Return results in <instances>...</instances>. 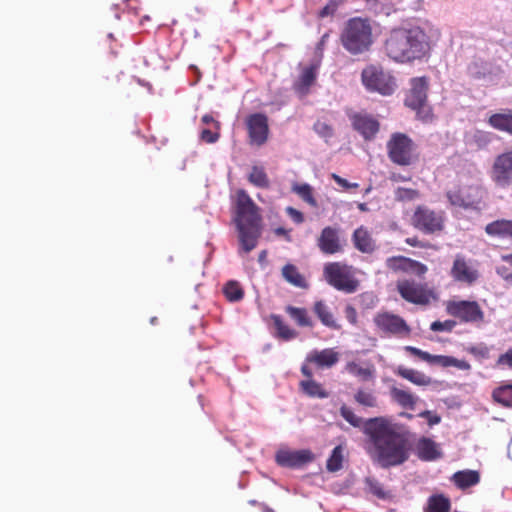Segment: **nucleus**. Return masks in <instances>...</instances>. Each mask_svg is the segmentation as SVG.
<instances>
[{"label": "nucleus", "mask_w": 512, "mask_h": 512, "mask_svg": "<svg viewBox=\"0 0 512 512\" xmlns=\"http://www.w3.org/2000/svg\"><path fill=\"white\" fill-rule=\"evenodd\" d=\"M319 63L303 67L301 73L294 84L295 91L300 96L308 94L311 86L315 83L318 74Z\"/></svg>", "instance_id": "21"}, {"label": "nucleus", "mask_w": 512, "mask_h": 512, "mask_svg": "<svg viewBox=\"0 0 512 512\" xmlns=\"http://www.w3.org/2000/svg\"><path fill=\"white\" fill-rule=\"evenodd\" d=\"M341 416L354 427L361 425V418L355 415L351 408L343 405L340 409Z\"/></svg>", "instance_id": "46"}, {"label": "nucleus", "mask_w": 512, "mask_h": 512, "mask_svg": "<svg viewBox=\"0 0 512 512\" xmlns=\"http://www.w3.org/2000/svg\"><path fill=\"white\" fill-rule=\"evenodd\" d=\"M458 183L457 187L450 188L447 191V198L451 205L481 209V203L486 195L485 190L464 176L459 177Z\"/></svg>", "instance_id": "5"}, {"label": "nucleus", "mask_w": 512, "mask_h": 512, "mask_svg": "<svg viewBox=\"0 0 512 512\" xmlns=\"http://www.w3.org/2000/svg\"><path fill=\"white\" fill-rule=\"evenodd\" d=\"M222 292L229 302H239L245 295L243 286L236 280L227 281L222 287Z\"/></svg>", "instance_id": "31"}, {"label": "nucleus", "mask_w": 512, "mask_h": 512, "mask_svg": "<svg viewBox=\"0 0 512 512\" xmlns=\"http://www.w3.org/2000/svg\"><path fill=\"white\" fill-rule=\"evenodd\" d=\"M127 9L137 15L140 8V0H126Z\"/></svg>", "instance_id": "58"}, {"label": "nucleus", "mask_w": 512, "mask_h": 512, "mask_svg": "<svg viewBox=\"0 0 512 512\" xmlns=\"http://www.w3.org/2000/svg\"><path fill=\"white\" fill-rule=\"evenodd\" d=\"M282 275L286 281L294 286L301 288L307 286L305 278L300 274L297 267L292 264H287L283 267Z\"/></svg>", "instance_id": "36"}, {"label": "nucleus", "mask_w": 512, "mask_h": 512, "mask_svg": "<svg viewBox=\"0 0 512 512\" xmlns=\"http://www.w3.org/2000/svg\"><path fill=\"white\" fill-rule=\"evenodd\" d=\"M362 82L368 90L379 92L382 95L392 94L396 87L392 76L385 74L374 66H369L363 70Z\"/></svg>", "instance_id": "8"}, {"label": "nucleus", "mask_w": 512, "mask_h": 512, "mask_svg": "<svg viewBox=\"0 0 512 512\" xmlns=\"http://www.w3.org/2000/svg\"><path fill=\"white\" fill-rule=\"evenodd\" d=\"M446 311L449 315L466 323L482 322L484 318L481 307L475 301H449L446 305Z\"/></svg>", "instance_id": "10"}, {"label": "nucleus", "mask_w": 512, "mask_h": 512, "mask_svg": "<svg viewBox=\"0 0 512 512\" xmlns=\"http://www.w3.org/2000/svg\"><path fill=\"white\" fill-rule=\"evenodd\" d=\"M370 489L374 495H376L377 497H379L381 499H385L387 497L386 492L383 490V488L378 483L371 484Z\"/></svg>", "instance_id": "57"}, {"label": "nucleus", "mask_w": 512, "mask_h": 512, "mask_svg": "<svg viewBox=\"0 0 512 512\" xmlns=\"http://www.w3.org/2000/svg\"><path fill=\"white\" fill-rule=\"evenodd\" d=\"M275 234L278 236L285 237L288 241L290 240V230H287L285 228L279 227L274 230Z\"/></svg>", "instance_id": "59"}, {"label": "nucleus", "mask_w": 512, "mask_h": 512, "mask_svg": "<svg viewBox=\"0 0 512 512\" xmlns=\"http://www.w3.org/2000/svg\"><path fill=\"white\" fill-rule=\"evenodd\" d=\"M397 290L403 299L414 304L426 305L435 298L433 291L426 284L413 280H399Z\"/></svg>", "instance_id": "9"}, {"label": "nucleus", "mask_w": 512, "mask_h": 512, "mask_svg": "<svg viewBox=\"0 0 512 512\" xmlns=\"http://www.w3.org/2000/svg\"><path fill=\"white\" fill-rule=\"evenodd\" d=\"M450 274L455 281L467 285H472L479 277L478 270L462 255L455 257Z\"/></svg>", "instance_id": "17"}, {"label": "nucleus", "mask_w": 512, "mask_h": 512, "mask_svg": "<svg viewBox=\"0 0 512 512\" xmlns=\"http://www.w3.org/2000/svg\"><path fill=\"white\" fill-rule=\"evenodd\" d=\"M318 247L325 254H335L341 250L338 230L325 227L318 238Z\"/></svg>", "instance_id": "23"}, {"label": "nucleus", "mask_w": 512, "mask_h": 512, "mask_svg": "<svg viewBox=\"0 0 512 512\" xmlns=\"http://www.w3.org/2000/svg\"><path fill=\"white\" fill-rule=\"evenodd\" d=\"M249 181L257 186V187H261V188H265L268 186V177H267V174L265 173V170L264 168L262 167H258V166H254L249 174Z\"/></svg>", "instance_id": "42"}, {"label": "nucleus", "mask_w": 512, "mask_h": 512, "mask_svg": "<svg viewBox=\"0 0 512 512\" xmlns=\"http://www.w3.org/2000/svg\"><path fill=\"white\" fill-rule=\"evenodd\" d=\"M345 370L362 381L369 380L374 376V367L370 363L350 361L346 364Z\"/></svg>", "instance_id": "28"}, {"label": "nucleus", "mask_w": 512, "mask_h": 512, "mask_svg": "<svg viewBox=\"0 0 512 512\" xmlns=\"http://www.w3.org/2000/svg\"><path fill=\"white\" fill-rule=\"evenodd\" d=\"M428 363L439 364L442 367L454 366L460 369H468L470 367L469 364L465 361L444 355H430Z\"/></svg>", "instance_id": "37"}, {"label": "nucleus", "mask_w": 512, "mask_h": 512, "mask_svg": "<svg viewBox=\"0 0 512 512\" xmlns=\"http://www.w3.org/2000/svg\"><path fill=\"white\" fill-rule=\"evenodd\" d=\"M343 448L341 445L336 446L330 457L327 460V470L330 472H336L342 468L343 463Z\"/></svg>", "instance_id": "41"}, {"label": "nucleus", "mask_w": 512, "mask_h": 512, "mask_svg": "<svg viewBox=\"0 0 512 512\" xmlns=\"http://www.w3.org/2000/svg\"><path fill=\"white\" fill-rule=\"evenodd\" d=\"M391 396L401 407L407 409H414L417 402V397L411 392L396 387L391 389Z\"/></svg>", "instance_id": "33"}, {"label": "nucleus", "mask_w": 512, "mask_h": 512, "mask_svg": "<svg viewBox=\"0 0 512 512\" xmlns=\"http://www.w3.org/2000/svg\"><path fill=\"white\" fill-rule=\"evenodd\" d=\"M468 352L479 359H487L490 355V348L483 344H476L468 348Z\"/></svg>", "instance_id": "45"}, {"label": "nucleus", "mask_w": 512, "mask_h": 512, "mask_svg": "<svg viewBox=\"0 0 512 512\" xmlns=\"http://www.w3.org/2000/svg\"><path fill=\"white\" fill-rule=\"evenodd\" d=\"M363 432L368 437L366 450L382 467L396 466L409 458V444L397 424L384 417L365 421Z\"/></svg>", "instance_id": "1"}, {"label": "nucleus", "mask_w": 512, "mask_h": 512, "mask_svg": "<svg viewBox=\"0 0 512 512\" xmlns=\"http://www.w3.org/2000/svg\"><path fill=\"white\" fill-rule=\"evenodd\" d=\"M314 128L315 131L323 137L331 136V128L323 122H317Z\"/></svg>", "instance_id": "54"}, {"label": "nucleus", "mask_w": 512, "mask_h": 512, "mask_svg": "<svg viewBox=\"0 0 512 512\" xmlns=\"http://www.w3.org/2000/svg\"><path fill=\"white\" fill-rule=\"evenodd\" d=\"M286 213L291 218V220L296 224H301L304 221V215L299 210L289 206L286 208Z\"/></svg>", "instance_id": "51"}, {"label": "nucleus", "mask_w": 512, "mask_h": 512, "mask_svg": "<svg viewBox=\"0 0 512 512\" xmlns=\"http://www.w3.org/2000/svg\"><path fill=\"white\" fill-rule=\"evenodd\" d=\"M395 373L417 386H428L432 383L431 378L423 372L404 366H399Z\"/></svg>", "instance_id": "25"}, {"label": "nucleus", "mask_w": 512, "mask_h": 512, "mask_svg": "<svg viewBox=\"0 0 512 512\" xmlns=\"http://www.w3.org/2000/svg\"><path fill=\"white\" fill-rule=\"evenodd\" d=\"M332 178L333 180L339 185L341 186L343 189L347 190V189H350V188H357L358 187V184L357 183H350L348 182L346 179L336 175V174H332Z\"/></svg>", "instance_id": "53"}, {"label": "nucleus", "mask_w": 512, "mask_h": 512, "mask_svg": "<svg viewBox=\"0 0 512 512\" xmlns=\"http://www.w3.org/2000/svg\"><path fill=\"white\" fill-rule=\"evenodd\" d=\"M220 137V127L212 128L211 127H203L200 132V139L208 144H212L218 141Z\"/></svg>", "instance_id": "44"}, {"label": "nucleus", "mask_w": 512, "mask_h": 512, "mask_svg": "<svg viewBox=\"0 0 512 512\" xmlns=\"http://www.w3.org/2000/svg\"><path fill=\"white\" fill-rule=\"evenodd\" d=\"M313 453L308 449L291 450L288 448L279 449L276 452V463L282 467H301L313 460Z\"/></svg>", "instance_id": "16"}, {"label": "nucleus", "mask_w": 512, "mask_h": 512, "mask_svg": "<svg viewBox=\"0 0 512 512\" xmlns=\"http://www.w3.org/2000/svg\"><path fill=\"white\" fill-rule=\"evenodd\" d=\"M412 225L425 233L441 231L444 226L443 212H435L419 206L412 216Z\"/></svg>", "instance_id": "11"}, {"label": "nucleus", "mask_w": 512, "mask_h": 512, "mask_svg": "<svg viewBox=\"0 0 512 512\" xmlns=\"http://www.w3.org/2000/svg\"><path fill=\"white\" fill-rule=\"evenodd\" d=\"M202 123L206 127H211V126H212V128H219L220 127L219 121L216 120L215 117L212 114H205L202 117Z\"/></svg>", "instance_id": "55"}, {"label": "nucleus", "mask_w": 512, "mask_h": 512, "mask_svg": "<svg viewBox=\"0 0 512 512\" xmlns=\"http://www.w3.org/2000/svg\"><path fill=\"white\" fill-rule=\"evenodd\" d=\"M292 191L296 193L303 201L312 207H317V201L314 197L313 188L307 183H294Z\"/></svg>", "instance_id": "40"}, {"label": "nucleus", "mask_w": 512, "mask_h": 512, "mask_svg": "<svg viewBox=\"0 0 512 512\" xmlns=\"http://www.w3.org/2000/svg\"><path fill=\"white\" fill-rule=\"evenodd\" d=\"M355 247L362 252H370L373 250V241L369 232L360 227L355 230L353 235Z\"/></svg>", "instance_id": "35"}, {"label": "nucleus", "mask_w": 512, "mask_h": 512, "mask_svg": "<svg viewBox=\"0 0 512 512\" xmlns=\"http://www.w3.org/2000/svg\"><path fill=\"white\" fill-rule=\"evenodd\" d=\"M340 358L339 352L334 348H326L323 350H312L308 353L306 361L314 363L318 367H332Z\"/></svg>", "instance_id": "22"}, {"label": "nucleus", "mask_w": 512, "mask_h": 512, "mask_svg": "<svg viewBox=\"0 0 512 512\" xmlns=\"http://www.w3.org/2000/svg\"><path fill=\"white\" fill-rule=\"evenodd\" d=\"M450 507V500L442 494H437L429 497L425 512H449Z\"/></svg>", "instance_id": "34"}, {"label": "nucleus", "mask_w": 512, "mask_h": 512, "mask_svg": "<svg viewBox=\"0 0 512 512\" xmlns=\"http://www.w3.org/2000/svg\"><path fill=\"white\" fill-rule=\"evenodd\" d=\"M346 312H347V318L349 319V321L351 323H355L356 316H355L354 308L349 306V307H347Z\"/></svg>", "instance_id": "61"}, {"label": "nucleus", "mask_w": 512, "mask_h": 512, "mask_svg": "<svg viewBox=\"0 0 512 512\" xmlns=\"http://www.w3.org/2000/svg\"><path fill=\"white\" fill-rule=\"evenodd\" d=\"M493 400L504 407H512V385H502L493 390Z\"/></svg>", "instance_id": "39"}, {"label": "nucleus", "mask_w": 512, "mask_h": 512, "mask_svg": "<svg viewBox=\"0 0 512 512\" xmlns=\"http://www.w3.org/2000/svg\"><path fill=\"white\" fill-rule=\"evenodd\" d=\"M246 126L251 144L261 146L267 141L269 127L265 115L260 113L251 114L246 119Z\"/></svg>", "instance_id": "15"}, {"label": "nucleus", "mask_w": 512, "mask_h": 512, "mask_svg": "<svg viewBox=\"0 0 512 512\" xmlns=\"http://www.w3.org/2000/svg\"><path fill=\"white\" fill-rule=\"evenodd\" d=\"M419 417L425 418L429 424V426H434L440 423L441 418L438 414L431 412L429 410L423 411L419 413Z\"/></svg>", "instance_id": "50"}, {"label": "nucleus", "mask_w": 512, "mask_h": 512, "mask_svg": "<svg viewBox=\"0 0 512 512\" xmlns=\"http://www.w3.org/2000/svg\"><path fill=\"white\" fill-rule=\"evenodd\" d=\"M275 329V337L283 341H290L298 336V332L291 328L280 315H271L270 317Z\"/></svg>", "instance_id": "24"}, {"label": "nucleus", "mask_w": 512, "mask_h": 512, "mask_svg": "<svg viewBox=\"0 0 512 512\" xmlns=\"http://www.w3.org/2000/svg\"><path fill=\"white\" fill-rule=\"evenodd\" d=\"M355 400L358 404L366 407L376 406L377 400L371 391L360 389L355 394Z\"/></svg>", "instance_id": "43"}, {"label": "nucleus", "mask_w": 512, "mask_h": 512, "mask_svg": "<svg viewBox=\"0 0 512 512\" xmlns=\"http://www.w3.org/2000/svg\"><path fill=\"white\" fill-rule=\"evenodd\" d=\"M496 366L499 368H512V347L499 356Z\"/></svg>", "instance_id": "49"}, {"label": "nucleus", "mask_w": 512, "mask_h": 512, "mask_svg": "<svg viewBox=\"0 0 512 512\" xmlns=\"http://www.w3.org/2000/svg\"><path fill=\"white\" fill-rule=\"evenodd\" d=\"M412 141L404 134H394L388 143L390 159L400 165H408L412 158Z\"/></svg>", "instance_id": "12"}, {"label": "nucleus", "mask_w": 512, "mask_h": 512, "mask_svg": "<svg viewBox=\"0 0 512 512\" xmlns=\"http://www.w3.org/2000/svg\"><path fill=\"white\" fill-rule=\"evenodd\" d=\"M352 125L365 139H371L379 130L376 119L366 114L357 113L351 116Z\"/></svg>", "instance_id": "19"}, {"label": "nucleus", "mask_w": 512, "mask_h": 512, "mask_svg": "<svg viewBox=\"0 0 512 512\" xmlns=\"http://www.w3.org/2000/svg\"><path fill=\"white\" fill-rule=\"evenodd\" d=\"M411 88L408 91L405 104L416 111L419 119L428 121L432 118V110L426 103L428 81L426 77H417L411 80Z\"/></svg>", "instance_id": "7"}, {"label": "nucleus", "mask_w": 512, "mask_h": 512, "mask_svg": "<svg viewBox=\"0 0 512 512\" xmlns=\"http://www.w3.org/2000/svg\"><path fill=\"white\" fill-rule=\"evenodd\" d=\"M406 242H407L409 245H411V246H415V245H416V241H415V239H412V238H408V239L406 240Z\"/></svg>", "instance_id": "64"}, {"label": "nucleus", "mask_w": 512, "mask_h": 512, "mask_svg": "<svg viewBox=\"0 0 512 512\" xmlns=\"http://www.w3.org/2000/svg\"><path fill=\"white\" fill-rule=\"evenodd\" d=\"M489 124L500 131L512 134V113L502 112L490 116Z\"/></svg>", "instance_id": "32"}, {"label": "nucleus", "mask_w": 512, "mask_h": 512, "mask_svg": "<svg viewBox=\"0 0 512 512\" xmlns=\"http://www.w3.org/2000/svg\"><path fill=\"white\" fill-rule=\"evenodd\" d=\"M343 47L351 54H361L373 43L372 27L368 19L354 17L349 19L340 35Z\"/></svg>", "instance_id": "4"}, {"label": "nucleus", "mask_w": 512, "mask_h": 512, "mask_svg": "<svg viewBox=\"0 0 512 512\" xmlns=\"http://www.w3.org/2000/svg\"><path fill=\"white\" fill-rule=\"evenodd\" d=\"M374 322L380 330L386 333L398 336H407L410 333V328L405 320L389 312L378 313L374 318Z\"/></svg>", "instance_id": "14"}, {"label": "nucleus", "mask_w": 512, "mask_h": 512, "mask_svg": "<svg viewBox=\"0 0 512 512\" xmlns=\"http://www.w3.org/2000/svg\"><path fill=\"white\" fill-rule=\"evenodd\" d=\"M452 480L457 487L466 489L478 484L480 481V476L477 471L463 470L456 472L453 475Z\"/></svg>", "instance_id": "29"}, {"label": "nucleus", "mask_w": 512, "mask_h": 512, "mask_svg": "<svg viewBox=\"0 0 512 512\" xmlns=\"http://www.w3.org/2000/svg\"><path fill=\"white\" fill-rule=\"evenodd\" d=\"M386 265L389 269L395 272H403L406 274H412L419 277L424 276L428 270L426 265L404 256L388 258L386 261Z\"/></svg>", "instance_id": "18"}, {"label": "nucleus", "mask_w": 512, "mask_h": 512, "mask_svg": "<svg viewBox=\"0 0 512 512\" xmlns=\"http://www.w3.org/2000/svg\"><path fill=\"white\" fill-rule=\"evenodd\" d=\"M285 311L298 326L313 327L314 323L307 309L288 305Z\"/></svg>", "instance_id": "30"}, {"label": "nucleus", "mask_w": 512, "mask_h": 512, "mask_svg": "<svg viewBox=\"0 0 512 512\" xmlns=\"http://www.w3.org/2000/svg\"><path fill=\"white\" fill-rule=\"evenodd\" d=\"M498 274H500L503 278L505 279H512V274L508 273L507 272V269L506 268H498L497 270Z\"/></svg>", "instance_id": "62"}, {"label": "nucleus", "mask_w": 512, "mask_h": 512, "mask_svg": "<svg viewBox=\"0 0 512 512\" xmlns=\"http://www.w3.org/2000/svg\"><path fill=\"white\" fill-rule=\"evenodd\" d=\"M340 3V0H329L327 4L319 11L318 16L320 18H325L334 15Z\"/></svg>", "instance_id": "47"}, {"label": "nucleus", "mask_w": 512, "mask_h": 512, "mask_svg": "<svg viewBox=\"0 0 512 512\" xmlns=\"http://www.w3.org/2000/svg\"><path fill=\"white\" fill-rule=\"evenodd\" d=\"M415 453L423 461H434L442 456L439 444L427 437L418 439L415 445Z\"/></svg>", "instance_id": "20"}, {"label": "nucleus", "mask_w": 512, "mask_h": 512, "mask_svg": "<svg viewBox=\"0 0 512 512\" xmlns=\"http://www.w3.org/2000/svg\"><path fill=\"white\" fill-rule=\"evenodd\" d=\"M301 390L310 397L326 398L328 393L322 385L312 379H306L300 382Z\"/></svg>", "instance_id": "38"}, {"label": "nucleus", "mask_w": 512, "mask_h": 512, "mask_svg": "<svg viewBox=\"0 0 512 512\" xmlns=\"http://www.w3.org/2000/svg\"><path fill=\"white\" fill-rule=\"evenodd\" d=\"M234 222L238 231L240 250L248 253L258 243L262 232L259 208L244 190L234 196Z\"/></svg>", "instance_id": "2"}, {"label": "nucleus", "mask_w": 512, "mask_h": 512, "mask_svg": "<svg viewBox=\"0 0 512 512\" xmlns=\"http://www.w3.org/2000/svg\"><path fill=\"white\" fill-rule=\"evenodd\" d=\"M313 311L324 326L331 329L340 328L330 308L323 301H316L313 306Z\"/></svg>", "instance_id": "27"}, {"label": "nucleus", "mask_w": 512, "mask_h": 512, "mask_svg": "<svg viewBox=\"0 0 512 512\" xmlns=\"http://www.w3.org/2000/svg\"><path fill=\"white\" fill-rule=\"evenodd\" d=\"M301 372L302 374L307 377V379H312V371L311 369L308 367V365L306 364H303L302 367H301Z\"/></svg>", "instance_id": "60"}, {"label": "nucleus", "mask_w": 512, "mask_h": 512, "mask_svg": "<svg viewBox=\"0 0 512 512\" xmlns=\"http://www.w3.org/2000/svg\"><path fill=\"white\" fill-rule=\"evenodd\" d=\"M491 177L498 186L507 187L512 184V150L497 156Z\"/></svg>", "instance_id": "13"}, {"label": "nucleus", "mask_w": 512, "mask_h": 512, "mask_svg": "<svg viewBox=\"0 0 512 512\" xmlns=\"http://www.w3.org/2000/svg\"><path fill=\"white\" fill-rule=\"evenodd\" d=\"M416 196V191L410 189L399 188L397 190V198L400 200L413 199Z\"/></svg>", "instance_id": "56"}, {"label": "nucleus", "mask_w": 512, "mask_h": 512, "mask_svg": "<svg viewBox=\"0 0 512 512\" xmlns=\"http://www.w3.org/2000/svg\"><path fill=\"white\" fill-rule=\"evenodd\" d=\"M485 231L490 236L512 239V220H496L489 223Z\"/></svg>", "instance_id": "26"}, {"label": "nucleus", "mask_w": 512, "mask_h": 512, "mask_svg": "<svg viewBox=\"0 0 512 512\" xmlns=\"http://www.w3.org/2000/svg\"><path fill=\"white\" fill-rule=\"evenodd\" d=\"M501 259L504 262L509 263L510 265H512V253L511 254H507V255H502Z\"/></svg>", "instance_id": "63"}, {"label": "nucleus", "mask_w": 512, "mask_h": 512, "mask_svg": "<svg viewBox=\"0 0 512 512\" xmlns=\"http://www.w3.org/2000/svg\"><path fill=\"white\" fill-rule=\"evenodd\" d=\"M456 326V322L454 320H445V321H434L430 329L435 332L446 331L450 332Z\"/></svg>", "instance_id": "48"}, {"label": "nucleus", "mask_w": 512, "mask_h": 512, "mask_svg": "<svg viewBox=\"0 0 512 512\" xmlns=\"http://www.w3.org/2000/svg\"><path fill=\"white\" fill-rule=\"evenodd\" d=\"M385 49L391 59L406 63L423 58L429 51V42L419 27L399 28L391 31Z\"/></svg>", "instance_id": "3"}, {"label": "nucleus", "mask_w": 512, "mask_h": 512, "mask_svg": "<svg viewBox=\"0 0 512 512\" xmlns=\"http://www.w3.org/2000/svg\"><path fill=\"white\" fill-rule=\"evenodd\" d=\"M404 350L409 352L411 355L419 357L421 360L428 362L430 355L428 352L422 351L416 347L413 346H406L404 347Z\"/></svg>", "instance_id": "52"}, {"label": "nucleus", "mask_w": 512, "mask_h": 512, "mask_svg": "<svg viewBox=\"0 0 512 512\" xmlns=\"http://www.w3.org/2000/svg\"><path fill=\"white\" fill-rule=\"evenodd\" d=\"M327 282L337 290L352 293L359 285L355 271L351 266L339 262L328 263L324 267Z\"/></svg>", "instance_id": "6"}]
</instances>
